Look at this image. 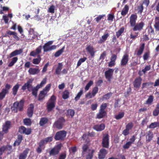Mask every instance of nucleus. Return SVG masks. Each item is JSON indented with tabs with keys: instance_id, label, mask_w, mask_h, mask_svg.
Wrapping results in <instances>:
<instances>
[{
	"instance_id": "obj_1",
	"label": "nucleus",
	"mask_w": 159,
	"mask_h": 159,
	"mask_svg": "<svg viewBox=\"0 0 159 159\" xmlns=\"http://www.w3.org/2000/svg\"><path fill=\"white\" fill-rule=\"evenodd\" d=\"M53 43V41H49L46 43L43 47L44 51L45 52L55 49L56 48V46L52 45L50 46V45Z\"/></svg>"
},
{
	"instance_id": "obj_2",
	"label": "nucleus",
	"mask_w": 159,
	"mask_h": 159,
	"mask_svg": "<svg viewBox=\"0 0 159 159\" xmlns=\"http://www.w3.org/2000/svg\"><path fill=\"white\" fill-rule=\"evenodd\" d=\"M61 146L62 144L61 143L55 146L49 152L50 155L51 156H54L58 154L61 149Z\"/></svg>"
},
{
	"instance_id": "obj_3",
	"label": "nucleus",
	"mask_w": 159,
	"mask_h": 159,
	"mask_svg": "<svg viewBox=\"0 0 159 159\" xmlns=\"http://www.w3.org/2000/svg\"><path fill=\"white\" fill-rule=\"evenodd\" d=\"M11 86L10 84H6L5 85V88L3 89L0 93V100L3 99L5 97L6 94L8 93L9 90L11 88Z\"/></svg>"
},
{
	"instance_id": "obj_4",
	"label": "nucleus",
	"mask_w": 159,
	"mask_h": 159,
	"mask_svg": "<svg viewBox=\"0 0 159 159\" xmlns=\"http://www.w3.org/2000/svg\"><path fill=\"white\" fill-rule=\"evenodd\" d=\"M66 132L65 131H59L56 134L54 137L55 139L57 140H62L66 137Z\"/></svg>"
},
{
	"instance_id": "obj_5",
	"label": "nucleus",
	"mask_w": 159,
	"mask_h": 159,
	"mask_svg": "<svg viewBox=\"0 0 159 159\" xmlns=\"http://www.w3.org/2000/svg\"><path fill=\"white\" fill-rule=\"evenodd\" d=\"M24 104V101L21 100L19 102H15L13 105V107L12 108L13 110L15 109L16 110V112L18 110L21 111L23 108Z\"/></svg>"
},
{
	"instance_id": "obj_6",
	"label": "nucleus",
	"mask_w": 159,
	"mask_h": 159,
	"mask_svg": "<svg viewBox=\"0 0 159 159\" xmlns=\"http://www.w3.org/2000/svg\"><path fill=\"white\" fill-rule=\"evenodd\" d=\"M33 81V79H30L28 80L27 82L25 83L22 87V89L23 90H25L27 89L29 91H31L33 87L31 84Z\"/></svg>"
},
{
	"instance_id": "obj_7",
	"label": "nucleus",
	"mask_w": 159,
	"mask_h": 159,
	"mask_svg": "<svg viewBox=\"0 0 159 159\" xmlns=\"http://www.w3.org/2000/svg\"><path fill=\"white\" fill-rule=\"evenodd\" d=\"M65 121V120L62 117H61L54 123L53 126L58 129H62L63 125V123Z\"/></svg>"
},
{
	"instance_id": "obj_8",
	"label": "nucleus",
	"mask_w": 159,
	"mask_h": 159,
	"mask_svg": "<svg viewBox=\"0 0 159 159\" xmlns=\"http://www.w3.org/2000/svg\"><path fill=\"white\" fill-rule=\"evenodd\" d=\"M109 139L107 134H104L103 136L102 144L103 147L108 148L109 146Z\"/></svg>"
},
{
	"instance_id": "obj_9",
	"label": "nucleus",
	"mask_w": 159,
	"mask_h": 159,
	"mask_svg": "<svg viewBox=\"0 0 159 159\" xmlns=\"http://www.w3.org/2000/svg\"><path fill=\"white\" fill-rule=\"evenodd\" d=\"M114 70L113 69H110L105 72V75L106 79L108 81H110L112 77V75Z\"/></svg>"
},
{
	"instance_id": "obj_10",
	"label": "nucleus",
	"mask_w": 159,
	"mask_h": 159,
	"mask_svg": "<svg viewBox=\"0 0 159 159\" xmlns=\"http://www.w3.org/2000/svg\"><path fill=\"white\" fill-rule=\"evenodd\" d=\"M129 60V56L127 54H125L122 57L120 64L122 66H125L128 63Z\"/></svg>"
},
{
	"instance_id": "obj_11",
	"label": "nucleus",
	"mask_w": 159,
	"mask_h": 159,
	"mask_svg": "<svg viewBox=\"0 0 159 159\" xmlns=\"http://www.w3.org/2000/svg\"><path fill=\"white\" fill-rule=\"evenodd\" d=\"M137 18L136 15L132 14L130 17L129 22L131 26H134L136 23V20Z\"/></svg>"
},
{
	"instance_id": "obj_12",
	"label": "nucleus",
	"mask_w": 159,
	"mask_h": 159,
	"mask_svg": "<svg viewBox=\"0 0 159 159\" xmlns=\"http://www.w3.org/2000/svg\"><path fill=\"white\" fill-rule=\"evenodd\" d=\"M107 152L105 149H102L100 150L98 154V157L99 159H103L107 153Z\"/></svg>"
},
{
	"instance_id": "obj_13",
	"label": "nucleus",
	"mask_w": 159,
	"mask_h": 159,
	"mask_svg": "<svg viewBox=\"0 0 159 159\" xmlns=\"http://www.w3.org/2000/svg\"><path fill=\"white\" fill-rule=\"evenodd\" d=\"M93 150V149H89L88 148L87 145L84 144L82 147V155L83 157H84L85 155L89 152L90 150Z\"/></svg>"
},
{
	"instance_id": "obj_14",
	"label": "nucleus",
	"mask_w": 159,
	"mask_h": 159,
	"mask_svg": "<svg viewBox=\"0 0 159 159\" xmlns=\"http://www.w3.org/2000/svg\"><path fill=\"white\" fill-rule=\"evenodd\" d=\"M29 151V148H26L23 152L20 153L19 156V159H25L27 157V154Z\"/></svg>"
},
{
	"instance_id": "obj_15",
	"label": "nucleus",
	"mask_w": 159,
	"mask_h": 159,
	"mask_svg": "<svg viewBox=\"0 0 159 159\" xmlns=\"http://www.w3.org/2000/svg\"><path fill=\"white\" fill-rule=\"evenodd\" d=\"M86 49L87 51L90 53L91 56L93 57L95 51H94V48L93 47L90 45H88L86 48Z\"/></svg>"
},
{
	"instance_id": "obj_16",
	"label": "nucleus",
	"mask_w": 159,
	"mask_h": 159,
	"mask_svg": "<svg viewBox=\"0 0 159 159\" xmlns=\"http://www.w3.org/2000/svg\"><path fill=\"white\" fill-rule=\"evenodd\" d=\"M143 25L144 24L143 22L137 24L134 26L133 30L134 31L140 30L142 29Z\"/></svg>"
},
{
	"instance_id": "obj_17",
	"label": "nucleus",
	"mask_w": 159,
	"mask_h": 159,
	"mask_svg": "<svg viewBox=\"0 0 159 159\" xmlns=\"http://www.w3.org/2000/svg\"><path fill=\"white\" fill-rule=\"evenodd\" d=\"M11 125V123L9 121H6L3 126V131L5 133H7L8 129L10 128Z\"/></svg>"
},
{
	"instance_id": "obj_18",
	"label": "nucleus",
	"mask_w": 159,
	"mask_h": 159,
	"mask_svg": "<svg viewBox=\"0 0 159 159\" xmlns=\"http://www.w3.org/2000/svg\"><path fill=\"white\" fill-rule=\"evenodd\" d=\"M141 81L142 79L140 77L136 79L134 83V87L136 88H139L141 84Z\"/></svg>"
},
{
	"instance_id": "obj_19",
	"label": "nucleus",
	"mask_w": 159,
	"mask_h": 159,
	"mask_svg": "<svg viewBox=\"0 0 159 159\" xmlns=\"http://www.w3.org/2000/svg\"><path fill=\"white\" fill-rule=\"evenodd\" d=\"M23 51L21 49L16 50L11 52L10 55L9 57L11 58L14 56L20 54Z\"/></svg>"
},
{
	"instance_id": "obj_20",
	"label": "nucleus",
	"mask_w": 159,
	"mask_h": 159,
	"mask_svg": "<svg viewBox=\"0 0 159 159\" xmlns=\"http://www.w3.org/2000/svg\"><path fill=\"white\" fill-rule=\"evenodd\" d=\"M34 106L32 104L30 105L29 107L28 108L27 111L28 116L29 117H31L33 114V108Z\"/></svg>"
},
{
	"instance_id": "obj_21",
	"label": "nucleus",
	"mask_w": 159,
	"mask_h": 159,
	"mask_svg": "<svg viewBox=\"0 0 159 159\" xmlns=\"http://www.w3.org/2000/svg\"><path fill=\"white\" fill-rule=\"evenodd\" d=\"M105 127V126L103 124L100 125H97L93 127V129L97 131H100L103 130Z\"/></svg>"
},
{
	"instance_id": "obj_22",
	"label": "nucleus",
	"mask_w": 159,
	"mask_h": 159,
	"mask_svg": "<svg viewBox=\"0 0 159 159\" xmlns=\"http://www.w3.org/2000/svg\"><path fill=\"white\" fill-rule=\"evenodd\" d=\"M39 70L38 69L30 68L28 70V72L30 74L34 75L39 73Z\"/></svg>"
},
{
	"instance_id": "obj_23",
	"label": "nucleus",
	"mask_w": 159,
	"mask_h": 159,
	"mask_svg": "<svg viewBox=\"0 0 159 159\" xmlns=\"http://www.w3.org/2000/svg\"><path fill=\"white\" fill-rule=\"evenodd\" d=\"M153 137V134L152 133L151 131H149L147 132V135L146 136V141H150L152 139Z\"/></svg>"
},
{
	"instance_id": "obj_24",
	"label": "nucleus",
	"mask_w": 159,
	"mask_h": 159,
	"mask_svg": "<svg viewBox=\"0 0 159 159\" xmlns=\"http://www.w3.org/2000/svg\"><path fill=\"white\" fill-rule=\"evenodd\" d=\"M108 34H104L102 36L100 39L98 41V43H102L105 41L107 39L108 36H109Z\"/></svg>"
},
{
	"instance_id": "obj_25",
	"label": "nucleus",
	"mask_w": 159,
	"mask_h": 159,
	"mask_svg": "<svg viewBox=\"0 0 159 159\" xmlns=\"http://www.w3.org/2000/svg\"><path fill=\"white\" fill-rule=\"evenodd\" d=\"M47 93L44 91L42 90L41 91L39 96L38 100H43L45 97L46 96Z\"/></svg>"
},
{
	"instance_id": "obj_26",
	"label": "nucleus",
	"mask_w": 159,
	"mask_h": 159,
	"mask_svg": "<svg viewBox=\"0 0 159 159\" xmlns=\"http://www.w3.org/2000/svg\"><path fill=\"white\" fill-rule=\"evenodd\" d=\"M22 139V136L21 135H19L18 138L14 143V145L15 146L19 145Z\"/></svg>"
},
{
	"instance_id": "obj_27",
	"label": "nucleus",
	"mask_w": 159,
	"mask_h": 159,
	"mask_svg": "<svg viewBox=\"0 0 159 159\" xmlns=\"http://www.w3.org/2000/svg\"><path fill=\"white\" fill-rule=\"evenodd\" d=\"M106 114V111H103L100 110L98 113L97 114V118L98 119L102 118L105 116Z\"/></svg>"
},
{
	"instance_id": "obj_28",
	"label": "nucleus",
	"mask_w": 159,
	"mask_h": 159,
	"mask_svg": "<svg viewBox=\"0 0 159 159\" xmlns=\"http://www.w3.org/2000/svg\"><path fill=\"white\" fill-rule=\"evenodd\" d=\"M129 9V6L127 5H125L121 11V15L123 16H125L127 13Z\"/></svg>"
},
{
	"instance_id": "obj_29",
	"label": "nucleus",
	"mask_w": 159,
	"mask_h": 159,
	"mask_svg": "<svg viewBox=\"0 0 159 159\" xmlns=\"http://www.w3.org/2000/svg\"><path fill=\"white\" fill-rule=\"evenodd\" d=\"M20 86V84H17L16 85H15L12 88V92L13 94L15 95L16 93L18 91V90Z\"/></svg>"
},
{
	"instance_id": "obj_30",
	"label": "nucleus",
	"mask_w": 159,
	"mask_h": 159,
	"mask_svg": "<svg viewBox=\"0 0 159 159\" xmlns=\"http://www.w3.org/2000/svg\"><path fill=\"white\" fill-rule=\"evenodd\" d=\"M63 65L61 63H59L58 66L56 70V74L59 75L61 73V70L62 68Z\"/></svg>"
},
{
	"instance_id": "obj_31",
	"label": "nucleus",
	"mask_w": 159,
	"mask_h": 159,
	"mask_svg": "<svg viewBox=\"0 0 159 159\" xmlns=\"http://www.w3.org/2000/svg\"><path fill=\"white\" fill-rule=\"evenodd\" d=\"M55 103L53 102H48L47 104V108L48 111H51L55 107Z\"/></svg>"
},
{
	"instance_id": "obj_32",
	"label": "nucleus",
	"mask_w": 159,
	"mask_h": 159,
	"mask_svg": "<svg viewBox=\"0 0 159 159\" xmlns=\"http://www.w3.org/2000/svg\"><path fill=\"white\" fill-rule=\"evenodd\" d=\"M144 44H142L139 49L137 51L136 53L137 55L138 56L140 55L143 52V51L144 49Z\"/></svg>"
},
{
	"instance_id": "obj_33",
	"label": "nucleus",
	"mask_w": 159,
	"mask_h": 159,
	"mask_svg": "<svg viewBox=\"0 0 159 159\" xmlns=\"http://www.w3.org/2000/svg\"><path fill=\"white\" fill-rule=\"evenodd\" d=\"M154 97L152 95H150L146 101L145 104L149 105H151L153 100Z\"/></svg>"
},
{
	"instance_id": "obj_34",
	"label": "nucleus",
	"mask_w": 159,
	"mask_h": 159,
	"mask_svg": "<svg viewBox=\"0 0 159 159\" xmlns=\"http://www.w3.org/2000/svg\"><path fill=\"white\" fill-rule=\"evenodd\" d=\"M155 23L154 25V27L155 29L156 30L159 31V19L157 17H156L155 19Z\"/></svg>"
},
{
	"instance_id": "obj_35",
	"label": "nucleus",
	"mask_w": 159,
	"mask_h": 159,
	"mask_svg": "<svg viewBox=\"0 0 159 159\" xmlns=\"http://www.w3.org/2000/svg\"><path fill=\"white\" fill-rule=\"evenodd\" d=\"M47 80V79L46 78L43 79L40 83L37 85V88L40 89L43 87L46 84Z\"/></svg>"
},
{
	"instance_id": "obj_36",
	"label": "nucleus",
	"mask_w": 159,
	"mask_h": 159,
	"mask_svg": "<svg viewBox=\"0 0 159 159\" xmlns=\"http://www.w3.org/2000/svg\"><path fill=\"white\" fill-rule=\"evenodd\" d=\"M159 113V103L157 104L156 109L154 110L153 112V114L154 116H156L158 115Z\"/></svg>"
},
{
	"instance_id": "obj_37",
	"label": "nucleus",
	"mask_w": 159,
	"mask_h": 159,
	"mask_svg": "<svg viewBox=\"0 0 159 159\" xmlns=\"http://www.w3.org/2000/svg\"><path fill=\"white\" fill-rule=\"evenodd\" d=\"M94 150H92L89 151V152L87 153L86 159H92L93 157V153L94 152Z\"/></svg>"
},
{
	"instance_id": "obj_38",
	"label": "nucleus",
	"mask_w": 159,
	"mask_h": 159,
	"mask_svg": "<svg viewBox=\"0 0 159 159\" xmlns=\"http://www.w3.org/2000/svg\"><path fill=\"white\" fill-rule=\"evenodd\" d=\"M18 59V58L17 57H15L11 59V61L9 63L8 66H13L15 63H16Z\"/></svg>"
},
{
	"instance_id": "obj_39",
	"label": "nucleus",
	"mask_w": 159,
	"mask_h": 159,
	"mask_svg": "<svg viewBox=\"0 0 159 159\" xmlns=\"http://www.w3.org/2000/svg\"><path fill=\"white\" fill-rule=\"evenodd\" d=\"M41 60V58L39 55L38 56V57L34 58L33 61V63L34 64H38Z\"/></svg>"
},
{
	"instance_id": "obj_40",
	"label": "nucleus",
	"mask_w": 159,
	"mask_h": 159,
	"mask_svg": "<svg viewBox=\"0 0 159 159\" xmlns=\"http://www.w3.org/2000/svg\"><path fill=\"white\" fill-rule=\"evenodd\" d=\"M48 121V119L46 118H42L40 120L39 124L41 126H43L46 124Z\"/></svg>"
},
{
	"instance_id": "obj_41",
	"label": "nucleus",
	"mask_w": 159,
	"mask_h": 159,
	"mask_svg": "<svg viewBox=\"0 0 159 159\" xmlns=\"http://www.w3.org/2000/svg\"><path fill=\"white\" fill-rule=\"evenodd\" d=\"M52 137H48L45 139L42 140L40 142H43V145L48 142H50L52 140Z\"/></svg>"
},
{
	"instance_id": "obj_42",
	"label": "nucleus",
	"mask_w": 159,
	"mask_h": 159,
	"mask_svg": "<svg viewBox=\"0 0 159 159\" xmlns=\"http://www.w3.org/2000/svg\"><path fill=\"white\" fill-rule=\"evenodd\" d=\"M39 88H37V86L35 87H33L31 90L32 91V94L35 97L37 96V91Z\"/></svg>"
},
{
	"instance_id": "obj_43",
	"label": "nucleus",
	"mask_w": 159,
	"mask_h": 159,
	"mask_svg": "<svg viewBox=\"0 0 159 159\" xmlns=\"http://www.w3.org/2000/svg\"><path fill=\"white\" fill-rule=\"evenodd\" d=\"M69 95V92L67 90H65L63 93L62 98L64 99H66L68 98Z\"/></svg>"
},
{
	"instance_id": "obj_44",
	"label": "nucleus",
	"mask_w": 159,
	"mask_h": 159,
	"mask_svg": "<svg viewBox=\"0 0 159 159\" xmlns=\"http://www.w3.org/2000/svg\"><path fill=\"white\" fill-rule=\"evenodd\" d=\"M86 59L87 58L86 57H84L83 58L80 59L77 62V67L81 65V63L84 62Z\"/></svg>"
},
{
	"instance_id": "obj_45",
	"label": "nucleus",
	"mask_w": 159,
	"mask_h": 159,
	"mask_svg": "<svg viewBox=\"0 0 159 159\" xmlns=\"http://www.w3.org/2000/svg\"><path fill=\"white\" fill-rule=\"evenodd\" d=\"M65 48V47H63L61 49L57 51L55 53L54 56L55 57H58L63 52Z\"/></svg>"
},
{
	"instance_id": "obj_46",
	"label": "nucleus",
	"mask_w": 159,
	"mask_h": 159,
	"mask_svg": "<svg viewBox=\"0 0 159 159\" xmlns=\"http://www.w3.org/2000/svg\"><path fill=\"white\" fill-rule=\"evenodd\" d=\"M43 142H40L39 144V147H38L37 149V152L38 153H40L42 151V146L43 145Z\"/></svg>"
},
{
	"instance_id": "obj_47",
	"label": "nucleus",
	"mask_w": 159,
	"mask_h": 159,
	"mask_svg": "<svg viewBox=\"0 0 159 159\" xmlns=\"http://www.w3.org/2000/svg\"><path fill=\"white\" fill-rule=\"evenodd\" d=\"M124 116V113L123 112H120L115 116V118L117 120H119L123 118Z\"/></svg>"
},
{
	"instance_id": "obj_48",
	"label": "nucleus",
	"mask_w": 159,
	"mask_h": 159,
	"mask_svg": "<svg viewBox=\"0 0 159 159\" xmlns=\"http://www.w3.org/2000/svg\"><path fill=\"white\" fill-rule=\"evenodd\" d=\"M124 30V27H122L119 30H118V31L116 32V35L117 37H119L123 32Z\"/></svg>"
},
{
	"instance_id": "obj_49",
	"label": "nucleus",
	"mask_w": 159,
	"mask_h": 159,
	"mask_svg": "<svg viewBox=\"0 0 159 159\" xmlns=\"http://www.w3.org/2000/svg\"><path fill=\"white\" fill-rule=\"evenodd\" d=\"M133 125V123L132 122H130L128 123L126 125V129L129 130L132 129Z\"/></svg>"
},
{
	"instance_id": "obj_50",
	"label": "nucleus",
	"mask_w": 159,
	"mask_h": 159,
	"mask_svg": "<svg viewBox=\"0 0 159 159\" xmlns=\"http://www.w3.org/2000/svg\"><path fill=\"white\" fill-rule=\"evenodd\" d=\"M55 7L53 5H52L48 8V12L54 13L55 12Z\"/></svg>"
},
{
	"instance_id": "obj_51",
	"label": "nucleus",
	"mask_w": 159,
	"mask_h": 159,
	"mask_svg": "<svg viewBox=\"0 0 159 159\" xmlns=\"http://www.w3.org/2000/svg\"><path fill=\"white\" fill-rule=\"evenodd\" d=\"M25 124L27 125H30L31 124V122L30 119L26 118L24 120Z\"/></svg>"
},
{
	"instance_id": "obj_52",
	"label": "nucleus",
	"mask_w": 159,
	"mask_h": 159,
	"mask_svg": "<svg viewBox=\"0 0 159 159\" xmlns=\"http://www.w3.org/2000/svg\"><path fill=\"white\" fill-rule=\"evenodd\" d=\"M93 84V82L92 81H90L86 86L85 88V90L86 91L88 90L90 87Z\"/></svg>"
},
{
	"instance_id": "obj_53",
	"label": "nucleus",
	"mask_w": 159,
	"mask_h": 159,
	"mask_svg": "<svg viewBox=\"0 0 159 159\" xmlns=\"http://www.w3.org/2000/svg\"><path fill=\"white\" fill-rule=\"evenodd\" d=\"M51 86V84H49L47 85L44 88V89L42 90L43 91H44L45 92H46V93H48V92L49 90L50 87Z\"/></svg>"
},
{
	"instance_id": "obj_54",
	"label": "nucleus",
	"mask_w": 159,
	"mask_h": 159,
	"mask_svg": "<svg viewBox=\"0 0 159 159\" xmlns=\"http://www.w3.org/2000/svg\"><path fill=\"white\" fill-rule=\"evenodd\" d=\"M83 94V91L82 90H81L80 91L79 93H78L76 96V97L75 98V101H77L80 98L82 94Z\"/></svg>"
},
{
	"instance_id": "obj_55",
	"label": "nucleus",
	"mask_w": 159,
	"mask_h": 159,
	"mask_svg": "<svg viewBox=\"0 0 159 159\" xmlns=\"http://www.w3.org/2000/svg\"><path fill=\"white\" fill-rule=\"evenodd\" d=\"M75 114L74 111L72 109H69L67 111V115H70L71 116H73Z\"/></svg>"
},
{
	"instance_id": "obj_56",
	"label": "nucleus",
	"mask_w": 159,
	"mask_h": 159,
	"mask_svg": "<svg viewBox=\"0 0 159 159\" xmlns=\"http://www.w3.org/2000/svg\"><path fill=\"white\" fill-rule=\"evenodd\" d=\"M107 106V103H102L100 106V110L101 111H105V109L106 108Z\"/></svg>"
},
{
	"instance_id": "obj_57",
	"label": "nucleus",
	"mask_w": 159,
	"mask_h": 159,
	"mask_svg": "<svg viewBox=\"0 0 159 159\" xmlns=\"http://www.w3.org/2000/svg\"><path fill=\"white\" fill-rule=\"evenodd\" d=\"M69 151L70 152L75 153L77 151V148L76 146L72 147L69 149Z\"/></svg>"
},
{
	"instance_id": "obj_58",
	"label": "nucleus",
	"mask_w": 159,
	"mask_h": 159,
	"mask_svg": "<svg viewBox=\"0 0 159 159\" xmlns=\"http://www.w3.org/2000/svg\"><path fill=\"white\" fill-rule=\"evenodd\" d=\"M131 144H132L128 141L125 144L123 145V148L124 149H128Z\"/></svg>"
},
{
	"instance_id": "obj_59",
	"label": "nucleus",
	"mask_w": 159,
	"mask_h": 159,
	"mask_svg": "<svg viewBox=\"0 0 159 159\" xmlns=\"http://www.w3.org/2000/svg\"><path fill=\"white\" fill-rule=\"evenodd\" d=\"M105 16V15H102L98 16L97 17L95 18V19L96 21L98 22L104 16Z\"/></svg>"
},
{
	"instance_id": "obj_60",
	"label": "nucleus",
	"mask_w": 159,
	"mask_h": 159,
	"mask_svg": "<svg viewBox=\"0 0 159 159\" xmlns=\"http://www.w3.org/2000/svg\"><path fill=\"white\" fill-rule=\"evenodd\" d=\"M56 100V97L54 95H52L51 96V97L48 102H53V103H55Z\"/></svg>"
},
{
	"instance_id": "obj_61",
	"label": "nucleus",
	"mask_w": 159,
	"mask_h": 159,
	"mask_svg": "<svg viewBox=\"0 0 159 159\" xmlns=\"http://www.w3.org/2000/svg\"><path fill=\"white\" fill-rule=\"evenodd\" d=\"M94 96L92 93H89L86 95V97L88 98H91Z\"/></svg>"
},
{
	"instance_id": "obj_62",
	"label": "nucleus",
	"mask_w": 159,
	"mask_h": 159,
	"mask_svg": "<svg viewBox=\"0 0 159 159\" xmlns=\"http://www.w3.org/2000/svg\"><path fill=\"white\" fill-rule=\"evenodd\" d=\"M136 139V136L134 135L132 136V137L129 139V141L132 144L134 143L135 140Z\"/></svg>"
},
{
	"instance_id": "obj_63",
	"label": "nucleus",
	"mask_w": 159,
	"mask_h": 159,
	"mask_svg": "<svg viewBox=\"0 0 159 159\" xmlns=\"http://www.w3.org/2000/svg\"><path fill=\"white\" fill-rule=\"evenodd\" d=\"M26 130V128L24 126H21L19 128V131L21 133L24 134L25 130Z\"/></svg>"
},
{
	"instance_id": "obj_64",
	"label": "nucleus",
	"mask_w": 159,
	"mask_h": 159,
	"mask_svg": "<svg viewBox=\"0 0 159 159\" xmlns=\"http://www.w3.org/2000/svg\"><path fill=\"white\" fill-rule=\"evenodd\" d=\"M111 96V93H107L103 97L104 99H109Z\"/></svg>"
}]
</instances>
